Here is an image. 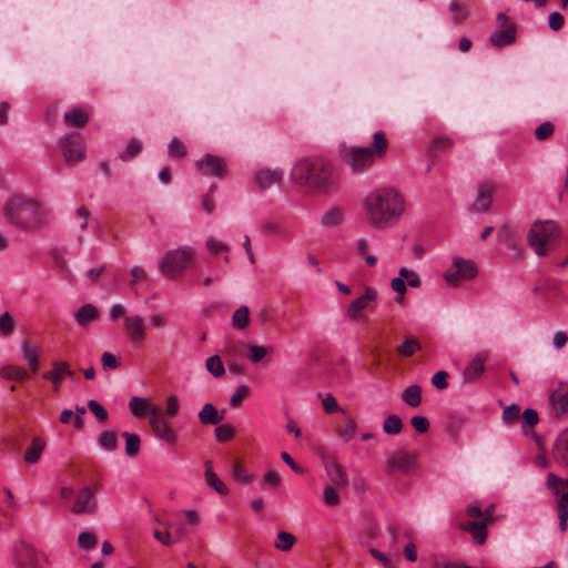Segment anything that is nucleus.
I'll return each instance as SVG.
<instances>
[{
    "label": "nucleus",
    "instance_id": "f257e3e1",
    "mask_svg": "<svg viewBox=\"0 0 568 568\" xmlns=\"http://www.w3.org/2000/svg\"><path fill=\"white\" fill-rule=\"evenodd\" d=\"M368 223L376 229L394 225L405 211V199L394 187H379L369 192L364 201Z\"/></svg>",
    "mask_w": 568,
    "mask_h": 568
},
{
    "label": "nucleus",
    "instance_id": "f03ea898",
    "mask_svg": "<svg viewBox=\"0 0 568 568\" xmlns=\"http://www.w3.org/2000/svg\"><path fill=\"white\" fill-rule=\"evenodd\" d=\"M294 182L311 190L331 193L337 190L333 165L323 158H305L292 169Z\"/></svg>",
    "mask_w": 568,
    "mask_h": 568
},
{
    "label": "nucleus",
    "instance_id": "7ed1b4c3",
    "mask_svg": "<svg viewBox=\"0 0 568 568\" xmlns=\"http://www.w3.org/2000/svg\"><path fill=\"white\" fill-rule=\"evenodd\" d=\"M389 142L386 134L383 131H377L368 146L341 144L338 156L342 163L348 166L354 174H362L369 170L376 161L385 158Z\"/></svg>",
    "mask_w": 568,
    "mask_h": 568
},
{
    "label": "nucleus",
    "instance_id": "20e7f679",
    "mask_svg": "<svg viewBox=\"0 0 568 568\" xmlns=\"http://www.w3.org/2000/svg\"><path fill=\"white\" fill-rule=\"evenodd\" d=\"M7 221L21 230L38 227L43 222L44 211L40 203L22 195L8 199L3 207Z\"/></svg>",
    "mask_w": 568,
    "mask_h": 568
},
{
    "label": "nucleus",
    "instance_id": "39448f33",
    "mask_svg": "<svg viewBox=\"0 0 568 568\" xmlns=\"http://www.w3.org/2000/svg\"><path fill=\"white\" fill-rule=\"evenodd\" d=\"M561 230L554 221H536L530 226L527 241L538 256H546L549 247L560 237Z\"/></svg>",
    "mask_w": 568,
    "mask_h": 568
},
{
    "label": "nucleus",
    "instance_id": "423d86ee",
    "mask_svg": "<svg viewBox=\"0 0 568 568\" xmlns=\"http://www.w3.org/2000/svg\"><path fill=\"white\" fill-rule=\"evenodd\" d=\"M194 251L190 247H180L168 252L160 263L161 273L168 278H176L193 262Z\"/></svg>",
    "mask_w": 568,
    "mask_h": 568
},
{
    "label": "nucleus",
    "instance_id": "0eeeda50",
    "mask_svg": "<svg viewBox=\"0 0 568 568\" xmlns=\"http://www.w3.org/2000/svg\"><path fill=\"white\" fill-rule=\"evenodd\" d=\"M546 485L548 489L558 497L557 515L559 519V528L565 532L568 529V489L565 488V486H568V479L565 481L554 473H549Z\"/></svg>",
    "mask_w": 568,
    "mask_h": 568
},
{
    "label": "nucleus",
    "instance_id": "6e6552de",
    "mask_svg": "<svg viewBox=\"0 0 568 568\" xmlns=\"http://www.w3.org/2000/svg\"><path fill=\"white\" fill-rule=\"evenodd\" d=\"M497 30L494 31L489 37V42L495 48H504L511 45L517 39V27L509 17L499 12L496 17Z\"/></svg>",
    "mask_w": 568,
    "mask_h": 568
},
{
    "label": "nucleus",
    "instance_id": "1a4fd4ad",
    "mask_svg": "<svg viewBox=\"0 0 568 568\" xmlns=\"http://www.w3.org/2000/svg\"><path fill=\"white\" fill-rule=\"evenodd\" d=\"M63 158L68 164H75L84 159L83 136L79 132H71L60 139Z\"/></svg>",
    "mask_w": 568,
    "mask_h": 568
},
{
    "label": "nucleus",
    "instance_id": "9d476101",
    "mask_svg": "<svg viewBox=\"0 0 568 568\" xmlns=\"http://www.w3.org/2000/svg\"><path fill=\"white\" fill-rule=\"evenodd\" d=\"M476 275L477 266L473 261L456 257L453 266L445 273L444 277L449 285L457 286L460 282L471 280Z\"/></svg>",
    "mask_w": 568,
    "mask_h": 568
},
{
    "label": "nucleus",
    "instance_id": "9b49d317",
    "mask_svg": "<svg viewBox=\"0 0 568 568\" xmlns=\"http://www.w3.org/2000/svg\"><path fill=\"white\" fill-rule=\"evenodd\" d=\"M149 424L153 434L170 446L178 443V433L165 420L160 409H152V416L149 417Z\"/></svg>",
    "mask_w": 568,
    "mask_h": 568
},
{
    "label": "nucleus",
    "instance_id": "f8f14e48",
    "mask_svg": "<svg viewBox=\"0 0 568 568\" xmlns=\"http://www.w3.org/2000/svg\"><path fill=\"white\" fill-rule=\"evenodd\" d=\"M100 488L101 485L97 484L80 489L77 494L74 505L72 506V513L75 515L94 514L98 508L95 494Z\"/></svg>",
    "mask_w": 568,
    "mask_h": 568
},
{
    "label": "nucleus",
    "instance_id": "ddd939ff",
    "mask_svg": "<svg viewBox=\"0 0 568 568\" xmlns=\"http://www.w3.org/2000/svg\"><path fill=\"white\" fill-rule=\"evenodd\" d=\"M377 293L373 287H366L363 295L354 300L346 312L347 317L353 321L363 318V312H372L376 307Z\"/></svg>",
    "mask_w": 568,
    "mask_h": 568
},
{
    "label": "nucleus",
    "instance_id": "4468645a",
    "mask_svg": "<svg viewBox=\"0 0 568 568\" xmlns=\"http://www.w3.org/2000/svg\"><path fill=\"white\" fill-rule=\"evenodd\" d=\"M195 166L203 175H212L219 179H223L227 174V165L225 160L209 153L205 154L202 159L197 160Z\"/></svg>",
    "mask_w": 568,
    "mask_h": 568
},
{
    "label": "nucleus",
    "instance_id": "2eb2a0df",
    "mask_svg": "<svg viewBox=\"0 0 568 568\" xmlns=\"http://www.w3.org/2000/svg\"><path fill=\"white\" fill-rule=\"evenodd\" d=\"M497 239L501 244L511 250L516 257H524V248L514 227L508 224L503 225L497 232Z\"/></svg>",
    "mask_w": 568,
    "mask_h": 568
},
{
    "label": "nucleus",
    "instance_id": "dca6fc26",
    "mask_svg": "<svg viewBox=\"0 0 568 568\" xmlns=\"http://www.w3.org/2000/svg\"><path fill=\"white\" fill-rule=\"evenodd\" d=\"M16 564L18 568H38L36 549L31 545L20 541L16 546Z\"/></svg>",
    "mask_w": 568,
    "mask_h": 568
},
{
    "label": "nucleus",
    "instance_id": "f3484780",
    "mask_svg": "<svg viewBox=\"0 0 568 568\" xmlns=\"http://www.w3.org/2000/svg\"><path fill=\"white\" fill-rule=\"evenodd\" d=\"M417 454L404 449L396 450L388 460L392 469L400 473H406L416 464Z\"/></svg>",
    "mask_w": 568,
    "mask_h": 568
},
{
    "label": "nucleus",
    "instance_id": "a211bd4d",
    "mask_svg": "<svg viewBox=\"0 0 568 568\" xmlns=\"http://www.w3.org/2000/svg\"><path fill=\"white\" fill-rule=\"evenodd\" d=\"M487 358L488 355L486 353L477 354L463 372L464 382L473 383L477 381L485 373Z\"/></svg>",
    "mask_w": 568,
    "mask_h": 568
},
{
    "label": "nucleus",
    "instance_id": "6ab92c4d",
    "mask_svg": "<svg viewBox=\"0 0 568 568\" xmlns=\"http://www.w3.org/2000/svg\"><path fill=\"white\" fill-rule=\"evenodd\" d=\"M490 523L491 519L489 518H485L480 521L462 523L459 524V529L469 532L476 544L483 545L487 539V526Z\"/></svg>",
    "mask_w": 568,
    "mask_h": 568
},
{
    "label": "nucleus",
    "instance_id": "aec40b11",
    "mask_svg": "<svg viewBox=\"0 0 568 568\" xmlns=\"http://www.w3.org/2000/svg\"><path fill=\"white\" fill-rule=\"evenodd\" d=\"M325 469L333 485L337 487H346L348 485L347 474L335 457H327L325 459Z\"/></svg>",
    "mask_w": 568,
    "mask_h": 568
},
{
    "label": "nucleus",
    "instance_id": "412c9836",
    "mask_svg": "<svg viewBox=\"0 0 568 568\" xmlns=\"http://www.w3.org/2000/svg\"><path fill=\"white\" fill-rule=\"evenodd\" d=\"M555 415L561 416L568 413V385L560 384L549 397Z\"/></svg>",
    "mask_w": 568,
    "mask_h": 568
},
{
    "label": "nucleus",
    "instance_id": "4be33fe9",
    "mask_svg": "<svg viewBox=\"0 0 568 568\" xmlns=\"http://www.w3.org/2000/svg\"><path fill=\"white\" fill-rule=\"evenodd\" d=\"M124 324L129 338L134 343H142L145 339V325L141 316H126Z\"/></svg>",
    "mask_w": 568,
    "mask_h": 568
},
{
    "label": "nucleus",
    "instance_id": "5701e85b",
    "mask_svg": "<svg viewBox=\"0 0 568 568\" xmlns=\"http://www.w3.org/2000/svg\"><path fill=\"white\" fill-rule=\"evenodd\" d=\"M283 181V171L261 169L255 173V182L260 190H266L274 184H281Z\"/></svg>",
    "mask_w": 568,
    "mask_h": 568
},
{
    "label": "nucleus",
    "instance_id": "b1692460",
    "mask_svg": "<svg viewBox=\"0 0 568 568\" xmlns=\"http://www.w3.org/2000/svg\"><path fill=\"white\" fill-rule=\"evenodd\" d=\"M22 354L23 359L27 362L29 367V374L34 375L40 369V353L36 345H33L29 339H24L22 342Z\"/></svg>",
    "mask_w": 568,
    "mask_h": 568
},
{
    "label": "nucleus",
    "instance_id": "393cba45",
    "mask_svg": "<svg viewBox=\"0 0 568 568\" xmlns=\"http://www.w3.org/2000/svg\"><path fill=\"white\" fill-rule=\"evenodd\" d=\"M62 367L63 361H53L51 364V369L42 374V378L51 383L52 389L55 393L61 389L62 383L64 381Z\"/></svg>",
    "mask_w": 568,
    "mask_h": 568
},
{
    "label": "nucleus",
    "instance_id": "a878e982",
    "mask_svg": "<svg viewBox=\"0 0 568 568\" xmlns=\"http://www.w3.org/2000/svg\"><path fill=\"white\" fill-rule=\"evenodd\" d=\"M89 119V113L82 108H73L63 115V121L69 128H84Z\"/></svg>",
    "mask_w": 568,
    "mask_h": 568
},
{
    "label": "nucleus",
    "instance_id": "bb28decb",
    "mask_svg": "<svg viewBox=\"0 0 568 568\" xmlns=\"http://www.w3.org/2000/svg\"><path fill=\"white\" fill-rule=\"evenodd\" d=\"M224 412L220 414L213 404H205L199 412V422L202 425H219L224 419Z\"/></svg>",
    "mask_w": 568,
    "mask_h": 568
},
{
    "label": "nucleus",
    "instance_id": "cd10ccee",
    "mask_svg": "<svg viewBox=\"0 0 568 568\" xmlns=\"http://www.w3.org/2000/svg\"><path fill=\"white\" fill-rule=\"evenodd\" d=\"M493 202V186L483 184L478 189L477 197L473 204L474 210L477 212L487 211Z\"/></svg>",
    "mask_w": 568,
    "mask_h": 568
},
{
    "label": "nucleus",
    "instance_id": "c85d7f7f",
    "mask_svg": "<svg viewBox=\"0 0 568 568\" xmlns=\"http://www.w3.org/2000/svg\"><path fill=\"white\" fill-rule=\"evenodd\" d=\"M552 456L557 463L568 466V429L557 438Z\"/></svg>",
    "mask_w": 568,
    "mask_h": 568
},
{
    "label": "nucleus",
    "instance_id": "c756f323",
    "mask_svg": "<svg viewBox=\"0 0 568 568\" xmlns=\"http://www.w3.org/2000/svg\"><path fill=\"white\" fill-rule=\"evenodd\" d=\"M29 376L28 371L18 365H4L0 368V377L4 381L21 383Z\"/></svg>",
    "mask_w": 568,
    "mask_h": 568
},
{
    "label": "nucleus",
    "instance_id": "7c9ffc66",
    "mask_svg": "<svg viewBox=\"0 0 568 568\" xmlns=\"http://www.w3.org/2000/svg\"><path fill=\"white\" fill-rule=\"evenodd\" d=\"M205 479L206 484L220 495L225 496L229 494L226 485L214 473L211 460L205 462Z\"/></svg>",
    "mask_w": 568,
    "mask_h": 568
},
{
    "label": "nucleus",
    "instance_id": "2f4dec72",
    "mask_svg": "<svg viewBox=\"0 0 568 568\" xmlns=\"http://www.w3.org/2000/svg\"><path fill=\"white\" fill-rule=\"evenodd\" d=\"M422 349V343L417 337L407 336L400 345L396 347V353L400 357H410Z\"/></svg>",
    "mask_w": 568,
    "mask_h": 568
},
{
    "label": "nucleus",
    "instance_id": "473e14b6",
    "mask_svg": "<svg viewBox=\"0 0 568 568\" xmlns=\"http://www.w3.org/2000/svg\"><path fill=\"white\" fill-rule=\"evenodd\" d=\"M129 407L131 413L138 418L143 417L145 414L152 416V409H159L155 406H151L145 398L136 396L130 399Z\"/></svg>",
    "mask_w": 568,
    "mask_h": 568
},
{
    "label": "nucleus",
    "instance_id": "72a5a7b5",
    "mask_svg": "<svg viewBox=\"0 0 568 568\" xmlns=\"http://www.w3.org/2000/svg\"><path fill=\"white\" fill-rule=\"evenodd\" d=\"M99 317V310L93 304H84L75 313V320L79 325L85 326Z\"/></svg>",
    "mask_w": 568,
    "mask_h": 568
},
{
    "label": "nucleus",
    "instance_id": "f704fd0d",
    "mask_svg": "<svg viewBox=\"0 0 568 568\" xmlns=\"http://www.w3.org/2000/svg\"><path fill=\"white\" fill-rule=\"evenodd\" d=\"M45 442L41 437H34L30 447H28L24 452V460L28 464H36L40 457L42 452L44 450Z\"/></svg>",
    "mask_w": 568,
    "mask_h": 568
},
{
    "label": "nucleus",
    "instance_id": "c9c22d12",
    "mask_svg": "<svg viewBox=\"0 0 568 568\" xmlns=\"http://www.w3.org/2000/svg\"><path fill=\"white\" fill-rule=\"evenodd\" d=\"M402 399L410 407H417L422 403V387L410 385L402 393Z\"/></svg>",
    "mask_w": 568,
    "mask_h": 568
},
{
    "label": "nucleus",
    "instance_id": "e433bc0d",
    "mask_svg": "<svg viewBox=\"0 0 568 568\" xmlns=\"http://www.w3.org/2000/svg\"><path fill=\"white\" fill-rule=\"evenodd\" d=\"M449 11L452 13V20L455 24L463 23L469 16V11L466 4L458 0H453L449 4Z\"/></svg>",
    "mask_w": 568,
    "mask_h": 568
},
{
    "label": "nucleus",
    "instance_id": "4c0bfd02",
    "mask_svg": "<svg viewBox=\"0 0 568 568\" xmlns=\"http://www.w3.org/2000/svg\"><path fill=\"white\" fill-rule=\"evenodd\" d=\"M122 437L125 438V453L129 457H135L141 448V438L136 434L123 432Z\"/></svg>",
    "mask_w": 568,
    "mask_h": 568
},
{
    "label": "nucleus",
    "instance_id": "58836bf2",
    "mask_svg": "<svg viewBox=\"0 0 568 568\" xmlns=\"http://www.w3.org/2000/svg\"><path fill=\"white\" fill-rule=\"evenodd\" d=\"M98 443L103 449L113 452L118 448V435L114 430H103L98 437Z\"/></svg>",
    "mask_w": 568,
    "mask_h": 568
},
{
    "label": "nucleus",
    "instance_id": "ea45409f",
    "mask_svg": "<svg viewBox=\"0 0 568 568\" xmlns=\"http://www.w3.org/2000/svg\"><path fill=\"white\" fill-rule=\"evenodd\" d=\"M143 149L142 142L136 139L132 138L125 150L119 154V159L123 162L130 161L134 159Z\"/></svg>",
    "mask_w": 568,
    "mask_h": 568
},
{
    "label": "nucleus",
    "instance_id": "a19ab883",
    "mask_svg": "<svg viewBox=\"0 0 568 568\" xmlns=\"http://www.w3.org/2000/svg\"><path fill=\"white\" fill-rule=\"evenodd\" d=\"M233 326L237 329H244L250 323V310L247 306H240L232 316Z\"/></svg>",
    "mask_w": 568,
    "mask_h": 568
},
{
    "label": "nucleus",
    "instance_id": "79ce46f5",
    "mask_svg": "<svg viewBox=\"0 0 568 568\" xmlns=\"http://www.w3.org/2000/svg\"><path fill=\"white\" fill-rule=\"evenodd\" d=\"M235 436V428L231 424L216 425L214 429V437L217 443H227Z\"/></svg>",
    "mask_w": 568,
    "mask_h": 568
},
{
    "label": "nucleus",
    "instance_id": "37998d69",
    "mask_svg": "<svg viewBox=\"0 0 568 568\" xmlns=\"http://www.w3.org/2000/svg\"><path fill=\"white\" fill-rule=\"evenodd\" d=\"M296 538L293 534L281 531L277 534L274 547L281 551H288L295 544Z\"/></svg>",
    "mask_w": 568,
    "mask_h": 568
},
{
    "label": "nucleus",
    "instance_id": "c03bdc74",
    "mask_svg": "<svg viewBox=\"0 0 568 568\" xmlns=\"http://www.w3.org/2000/svg\"><path fill=\"white\" fill-rule=\"evenodd\" d=\"M343 222V212L338 207H332L322 216V224L327 227L337 226Z\"/></svg>",
    "mask_w": 568,
    "mask_h": 568
},
{
    "label": "nucleus",
    "instance_id": "a18cd8bd",
    "mask_svg": "<svg viewBox=\"0 0 568 568\" xmlns=\"http://www.w3.org/2000/svg\"><path fill=\"white\" fill-rule=\"evenodd\" d=\"M539 422V416L537 410L532 408H527L523 413V433L528 435L530 429H532Z\"/></svg>",
    "mask_w": 568,
    "mask_h": 568
},
{
    "label": "nucleus",
    "instance_id": "49530a36",
    "mask_svg": "<svg viewBox=\"0 0 568 568\" xmlns=\"http://www.w3.org/2000/svg\"><path fill=\"white\" fill-rule=\"evenodd\" d=\"M403 428V422L397 415H389L383 423V429L386 434L396 435L400 433Z\"/></svg>",
    "mask_w": 568,
    "mask_h": 568
},
{
    "label": "nucleus",
    "instance_id": "de8ad7c7",
    "mask_svg": "<svg viewBox=\"0 0 568 568\" xmlns=\"http://www.w3.org/2000/svg\"><path fill=\"white\" fill-rule=\"evenodd\" d=\"M206 369L214 376V377H222L225 373L224 365L222 363V359L219 355L211 356L206 359Z\"/></svg>",
    "mask_w": 568,
    "mask_h": 568
},
{
    "label": "nucleus",
    "instance_id": "09e8293b",
    "mask_svg": "<svg viewBox=\"0 0 568 568\" xmlns=\"http://www.w3.org/2000/svg\"><path fill=\"white\" fill-rule=\"evenodd\" d=\"M187 154L186 146L178 139L173 138L169 144V155L173 159H183Z\"/></svg>",
    "mask_w": 568,
    "mask_h": 568
},
{
    "label": "nucleus",
    "instance_id": "8fccbe9b",
    "mask_svg": "<svg viewBox=\"0 0 568 568\" xmlns=\"http://www.w3.org/2000/svg\"><path fill=\"white\" fill-rule=\"evenodd\" d=\"M501 418L506 425H513L520 418V407L517 404L506 406L504 408Z\"/></svg>",
    "mask_w": 568,
    "mask_h": 568
},
{
    "label": "nucleus",
    "instance_id": "3c124183",
    "mask_svg": "<svg viewBox=\"0 0 568 568\" xmlns=\"http://www.w3.org/2000/svg\"><path fill=\"white\" fill-rule=\"evenodd\" d=\"M555 132V125L550 121L542 122L535 130V138L537 141H546L552 136Z\"/></svg>",
    "mask_w": 568,
    "mask_h": 568
},
{
    "label": "nucleus",
    "instance_id": "603ef678",
    "mask_svg": "<svg viewBox=\"0 0 568 568\" xmlns=\"http://www.w3.org/2000/svg\"><path fill=\"white\" fill-rule=\"evenodd\" d=\"M232 476L234 480L243 485H250L253 480V476L247 474L241 463H235L232 469Z\"/></svg>",
    "mask_w": 568,
    "mask_h": 568
},
{
    "label": "nucleus",
    "instance_id": "864d4df0",
    "mask_svg": "<svg viewBox=\"0 0 568 568\" xmlns=\"http://www.w3.org/2000/svg\"><path fill=\"white\" fill-rule=\"evenodd\" d=\"M78 546L81 549L90 550L97 546V536L91 531H83L78 537Z\"/></svg>",
    "mask_w": 568,
    "mask_h": 568
},
{
    "label": "nucleus",
    "instance_id": "5fc2aeb1",
    "mask_svg": "<svg viewBox=\"0 0 568 568\" xmlns=\"http://www.w3.org/2000/svg\"><path fill=\"white\" fill-rule=\"evenodd\" d=\"M453 146V141L449 138H435L430 144L429 152L433 155H436L437 153L448 150Z\"/></svg>",
    "mask_w": 568,
    "mask_h": 568
},
{
    "label": "nucleus",
    "instance_id": "6e6d98bb",
    "mask_svg": "<svg viewBox=\"0 0 568 568\" xmlns=\"http://www.w3.org/2000/svg\"><path fill=\"white\" fill-rule=\"evenodd\" d=\"M88 408L93 413L100 423H105L109 418L106 409L95 399L88 402Z\"/></svg>",
    "mask_w": 568,
    "mask_h": 568
},
{
    "label": "nucleus",
    "instance_id": "4d7b16f0",
    "mask_svg": "<svg viewBox=\"0 0 568 568\" xmlns=\"http://www.w3.org/2000/svg\"><path fill=\"white\" fill-rule=\"evenodd\" d=\"M356 423L353 418H348L345 426L338 429V435L344 442H349L356 434Z\"/></svg>",
    "mask_w": 568,
    "mask_h": 568
},
{
    "label": "nucleus",
    "instance_id": "13d9d810",
    "mask_svg": "<svg viewBox=\"0 0 568 568\" xmlns=\"http://www.w3.org/2000/svg\"><path fill=\"white\" fill-rule=\"evenodd\" d=\"M14 324L16 323L12 315L8 312H4L0 316V332L2 335L9 336L14 329Z\"/></svg>",
    "mask_w": 568,
    "mask_h": 568
},
{
    "label": "nucleus",
    "instance_id": "bf43d9fd",
    "mask_svg": "<svg viewBox=\"0 0 568 568\" xmlns=\"http://www.w3.org/2000/svg\"><path fill=\"white\" fill-rule=\"evenodd\" d=\"M250 388L246 385H241L236 388L235 393L231 396L230 405L234 408L239 407L242 402L248 396Z\"/></svg>",
    "mask_w": 568,
    "mask_h": 568
},
{
    "label": "nucleus",
    "instance_id": "052dcab7",
    "mask_svg": "<svg viewBox=\"0 0 568 568\" xmlns=\"http://www.w3.org/2000/svg\"><path fill=\"white\" fill-rule=\"evenodd\" d=\"M260 229L265 235H274L282 233L281 223L276 220H266L262 222Z\"/></svg>",
    "mask_w": 568,
    "mask_h": 568
},
{
    "label": "nucleus",
    "instance_id": "680f3d73",
    "mask_svg": "<svg viewBox=\"0 0 568 568\" xmlns=\"http://www.w3.org/2000/svg\"><path fill=\"white\" fill-rule=\"evenodd\" d=\"M247 348L250 351L248 358L252 363H258L268 353V348L265 346L248 345Z\"/></svg>",
    "mask_w": 568,
    "mask_h": 568
},
{
    "label": "nucleus",
    "instance_id": "e2e57ef3",
    "mask_svg": "<svg viewBox=\"0 0 568 568\" xmlns=\"http://www.w3.org/2000/svg\"><path fill=\"white\" fill-rule=\"evenodd\" d=\"M398 273H399L398 277H402L404 281L405 280L407 281L406 285H408L410 287H418V286H420V283H422L420 278H419V276L415 272L409 271L406 267H402Z\"/></svg>",
    "mask_w": 568,
    "mask_h": 568
},
{
    "label": "nucleus",
    "instance_id": "0e129e2a",
    "mask_svg": "<svg viewBox=\"0 0 568 568\" xmlns=\"http://www.w3.org/2000/svg\"><path fill=\"white\" fill-rule=\"evenodd\" d=\"M390 287L397 293L395 301L403 303L406 293V282L402 277H395L390 281Z\"/></svg>",
    "mask_w": 568,
    "mask_h": 568
},
{
    "label": "nucleus",
    "instance_id": "69168bd1",
    "mask_svg": "<svg viewBox=\"0 0 568 568\" xmlns=\"http://www.w3.org/2000/svg\"><path fill=\"white\" fill-rule=\"evenodd\" d=\"M323 498H324V503L327 506H337L339 504V501H341L339 495L331 486H326L324 488Z\"/></svg>",
    "mask_w": 568,
    "mask_h": 568
},
{
    "label": "nucleus",
    "instance_id": "338daca9",
    "mask_svg": "<svg viewBox=\"0 0 568 568\" xmlns=\"http://www.w3.org/2000/svg\"><path fill=\"white\" fill-rule=\"evenodd\" d=\"M139 282H149V275L141 266H134L131 270L130 285L134 286Z\"/></svg>",
    "mask_w": 568,
    "mask_h": 568
},
{
    "label": "nucleus",
    "instance_id": "774afa93",
    "mask_svg": "<svg viewBox=\"0 0 568 568\" xmlns=\"http://www.w3.org/2000/svg\"><path fill=\"white\" fill-rule=\"evenodd\" d=\"M448 377L449 374L446 371H439L433 376L432 383L437 389H445L448 387Z\"/></svg>",
    "mask_w": 568,
    "mask_h": 568
}]
</instances>
